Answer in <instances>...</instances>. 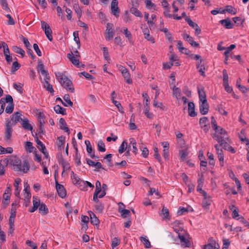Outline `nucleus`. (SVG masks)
I'll use <instances>...</instances> for the list:
<instances>
[{
  "label": "nucleus",
  "mask_w": 249,
  "mask_h": 249,
  "mask_svg": "<svg viewBox=\"0 0 249 249\" xmlns=\"http://www.w3.org/2000/svg\"><path fill=\"white\" fill-rule=\"evenodd\" d=\"M67 57L73 65L76 66L78 68L80 67L79 59L76 58L74 56L72 55V52L71 54L68 53Z\"/></svg>",
  "instance_id": "2eb2a0df"
},
{
  "label": "nucleus",
  "mask_w": 249,
  "mask_h": 249,
  "mask_svg": "<svg viewBox=\"0 0 249 249\" xmlns=\"http://www.w3.org/2000/svg\"><path fill=\"white\" fill-rule=\"evenodd\" d=\"M59 82L61 86L65 88L67 91L71 93L74 92V89L73 87L72 81L67 76L62 78L61 80H59Z\"/></svg>",
  "instance_id": "f03ea898"
},
{
  "label": "nucleus",
  "mask_w": 249,
  "mask_h": 249,
  "mask_svg": "<svg viewBox=\"0 0 249 249\" xmlns=\"http://www.w3.org/2000/svg\"><path fill=\"white\" fill-rule=\"evenodd\" d=\"M228 12V13L232 14L235 15L236 13V10L235 8H233L231 5H228L226 7V9L223 10L221 13L224 14L225 12Z\"/></svg>",
  "instance_id": "a878e982"
},
{
  "label": "nucleus",
  "mask_w": 249,
  "mask_h": 249,
  "mask_svg": "<svg viewBox=\"0 0 249 249\" xmlns=\"http://www.w3.org/2000/svg\"><path fill=\"white\" fill-rule=\"evenodd\" d=\"M188 113L191 117H195L196 116V113L195 110V106L193 102H190L188 103Z\"/></svg>",
  "instance_id": "a211bd4d"
},
{
  "label": "nucleus",
  "mask_w": 249,
  "mask_h": 249,
  "mask_svg": "<svg viewBox=\"0 0 249 249\" xmlns=\"http://www.w3.org/2000/svg\"><path fill=\"white\" fill-rule=\"evenodd\" d=\"M241 79L239 78L236 82V86L237 87L240 89V90L243 93H245L247 92L248 89L245 87V86H243L242 85H241L239 84Z\"/></svg>",
  "instance_id": "a19ab883"
},
{
  "label": "nucleus",
  "mask_w": 249,
  "mask_h": 249,
  "mask_svg": "<svg viewBox=\"0 0 249 249\" xmlns=\"http://www.w3.org/2000/svg\"><path fill=\"white\" fill-rule=\"evenodd\" d=\"M185 21L188 23V24L195 30V35H198L201 33V29L198 25L194 22L190 18L186 17L185 18Z\"/></svg>",
  "instance_id": "0eeeda50"
},
{
  "label": "nucleus",
  "mask_w": 249,
  "mask_h": 249,
  "mask_svg": "<svg viewBox=\"0 0 249 249\" xmlns=\"http://www.w3.org/2000/svg\"><path fill=\"white\" fill-rule=\"evenodd\" d=\"M22 116V114L19 112H15L11 117V120L13 121L12 125H16L18 122L21 123L23 119Z\"/></svg>",
  "instance_id": "1a4fd4ad"
},
{
  "label": "nucleus",
  "mask_w": 249,
  "mask_h": 249,
  "mask_svg": "<svg viewBox=\"0 0 249 249\" xmlns=\"http://www.w3.org/2000/svg\"><path fill=\"white\" fill-rule=\"evenodd\" d=\"M173 94L177 97L178 98L180 96V89L176 88L174 85L172 88Z\"/></svg>",
  "instance_id": "8fccbe9b"
},
{
  "label": "nucleus",
  "mask_w": 249,
  "mask_h": 249,
  "mask_svg": "<svg viewBox=\"0 0 249 249\" xmlns=\"http://www.w3.org/2000/svg\"><path fill=\"white\" fill-rule=\"evenodd\" d=\"M159 95V91L157 90L156 92L155 97L154 100L153 101V106L154 107H157L160 108L161 110H164L166 109V107L165 106H163L161 103H160L159 106H158V100L157 97Z\"/></svg>",
  "instance_id": "6ab92c4d"
},
{
  "label": "nucleus",
  "mask_w": 249,
  "mask_h": 249,
  "mask_svg": "<svg viewBox=\"0 0 249 249\" xmlns=\"http://www.w3.org/2000/svg\"><path fill=\"white\" fill-rule=\"evenodd\" d=\"M160 216H162L164 219H169V212L168 209L163 206L162 209L160 213Z\"/></svg>",
  "instance_id": "c85d7f7f"
},
{
  "label": "nucleus",
  "mask_w": 249,
  "mask_h": 249,
  "mask_svg": "<svg viewBox=\"0 0 249 249\" xmlns=\"http://www.w3.org/2000/svg\"><path fill=\"white\" fill-rule=\"evenodd\" d=\"M223 73V84H227L228 83V75L227 72V71L226 70H224L222 71Z\"/></svg>",
  "instance_id": "052dcab7"
},
{
  "label": "nucleus",
  "mask_w": 249,
  "mask_h": 249,
  "mask_svg": "<svg viewBox=\"0 0 249 249\" xmlns=\"http://www.w3.org/2000/svg\"><path fill=\"white\" fill-rule=\"evenodd\" d=\"M21 181V179L20 178H17L15 180L14 185L15 187V195L17 197H19V190L18 189L19 187L18 185Z\"/></svg>",
  "instance_id": "b1692460"
},
{
  "label": "nucleus",
  "mask_w": 249,
  "mask_h": 249,
  "mask_svg": "<svg viewBox=\"0 0 249 249\" xmlns=\"http://www.w3.org/2000/svg\"><path fill=\"white\" fill-rule=\"evenodd\" d=\"M211 203V197L203 198L202 201V207L204 208H207V207L210 205Z\"/></svg>",
  "instance_id": "37998d69"
},
{
  "label": "nucleus",
  "mask_w": 249,
  "mask_h": 249,
  "mask_svg": "<svg viewBox=\"0 0 249 249\" xmlns=\"http://www.w3.org/2000/svg\"><path fill=\"white\" fill-rule=\"evenodd\" d=\"M223 247L222 249H228L230 245V242L229 239L224 238L223 239Z\"/></svg>",
  "instance_id": "774afa93"
},
{
  "label": "nucleus",
  "mask_w": 249,
  "mask_h": 249,
  "mask_svg": "<svg viewBox=\"0 0 249 249\" xmlns=\"http://www.w3.org/2000/svg\"><path fill=\"white\" fill-rule=\"evenodd\" d=\"M65 142V137L61 136L58 137L57 144L58 146L60 148H61V147L62 146L63 147Z\"/></svg>",
  "instance_id": "58836bf2"
},
{
  "label": "nucleus",
  "mask_w": 249,
  "mask_h": 249,
  "mask_svg": "<svg viewBox=\"0 0 249 249\" xmlns=\"http://www.w3.org/2000/svg\"><path fill=\"white\" fill-rule=\"evenodd\" d=\"M36 142L37 144V147L38 148L41 150H43L44 149H45V145H44V144H43V143L38 139L37 137H36Z\"/></svg>",
  "instance_id": "5fc2aeb1"
},
{
  "label": "nucleus",
  "mask_w": 249,
  "mask_h": 249,
  "mask_svg": "<svg viewBox=\"0 0 249 249\" xmlns=\"http://www.w3.org/2000/svg\"><path fill=\"white\" fill-rule=\"evenodd\" d=\"M45 34L47 37V38L50 40L52 41L53 40V36H52V31L51 28H50V29H48L46 31H45Z\"/></svg>",
  "instance_id": "13d9d810"
},
{
  "label": "nucleus",
  "mask_w": 249,
  "mask_h": 249,
  "mask_svg": "<svg viewBox=\"0 0 249 249\" xmlns=\"http://www.w3.org/2000/svg\"><path fill=\"white\" fill-rule=\"evenodd\" d=\"M25 148L26 149H28V151L30 153L32 152L34 149L35 148V147L33 146L32 142H26Z\"/></svg>",
  "instance_id": "4d7b16f0"
},
{
  "label": "nucleus",
  "mask_w": 249,
  "mask_h": 249,
  "mask_svg": "<svg viewBox=\"0 0 249 249\" xmlns=\"http://www.w3.org/2000/svg\"><path fill=\"white\" fill-rule=\"evenodd\" d=\"M213 138L219 143L222 142L224 139H227L228 138L227 137H225V136L221 135L220 134L216 132L213 135Z\"/></svg>",
  "instance_id": "bb28decb"
},
{
  "label": "nucleus",
  "mask_w": 249,
  "mask_h": 249,
  "mask_svg": "<svg viewBox=\"0 0 249 249\" xmlns=\"http://www.w3.org/2000/svg\"><path fill=\"white\" fill-rule=\"evenodd\" d=\"M44 88H45L48 91L50 92L52 95H53L54 90L53 88L52 85L50 84L49 81H46L44 82Z\"/></svg>",
  "instance_id": "c756f323"
},
{
  "label": "nucleus",
  "mask_w": 249,
  "mask_h": 249,
  "mask_svg": "<svg viewBox=\"0 0 249 249\" xmlns=\"http://www.w3.org/2000/svg\"><path fill=\"white\" fill-rule=\"evenodd\" d=\"M37 119L40 125H43L45 123V116L43 113L39 112L37 115Z\"/></svg>",
  "instance_id": "f704fd0d"
},
{
  "label": "nucleus",
  "mask_w": 249,
  "mask_h": 249,
  "mask_svg": "<svg viewBox=\"0 0 249 249\" xmlns=\"http://www.w3.org/2000/svg\"><path fill=\"white\" fill-rule=\"evenodd\" d=\"M37 71L38 72H40L43 75H45L46 73H48V71L44 69V65L41 62L38 64Z\"/></svg>",
  "instance_id": "473e14b6"
},
{
  "label": "nucleus",
  "mask_w": 249,
  "mask_h": 249,
  "mask_svg": "<svg viewBox=\"0 0 249 249\" xmlns=\"http://www.w3.org/2000/svg\"><path fill=\"white\" fill-rule=\"evenodd\" d=\"M63 99L66 103H67L69 106L72 107L73 106V103L70 100L69 94H66L63 97Z\"/></svg>",
  "instance_id": "864d4df0"
},
{
  "label": "nucleus",
  "mask_w": 249,
  "mask_h": 249,
  "mask_svg": "<svg viewBox=\"0 0 249 249\" xmlns=\"http://www.w3.org/2000/svg\"><path fill=\"white\" fill-rule=\"evenodd\" d=\"M20 67V65L17 62H14L12 65V68L11 69V72L14 73L17 71Z\"/></svg>",
  "instance_id": "3c124183"
},
{
  "label": "nucleus",
  "mask_w": 249,
  "mask_h": 249,
  "mask_svg": "<svg viewBox=\"0 0 249 249\" xmlns=\"http://www.w3.org/2000/svg\"><path fill=\"white\" fill-rule=\"evenodd\" d=\"M59 163L61 164L63 167V172H64L65 170H69L70 169V166L69 162L68 161H65L64 159L61 157L60 155V159L59 160Z\"/></svg>",
  "instance_id": "412c9836"
},
{
  "label": "nucleus",
  "mask_w": 249,
  "mask_h": 249,
  "mask_svg": "<svg viewBox=\"0 0 249 249\" xmlns=\"http://www.w3.org/2000/svg\"><path fill=\"white\" fill-rule=\"evenodd\" d=\"M0 2L2 8L8 12L10 11V9L8 6V3L6 0H0Z\"/></svg>",
  "instance_id": "680f3d73"
},
{
  "label": "nucleus",
  "mask_w": 249,
  "mask_h": 249,
  "mask_svg": "<svg viewBox=\"0 0 249 249\" xmlns=\"http://www.w3.org/2000/svg\"><path fill=\"white\" fill-rule=\"evenodd\" d=\"M88 213L90 216V223L94 225H97L99 224V220L95 214L91 211H89Z\"/></svg>",
  "instance_id": "aec40b11"
},
{
  "label": "nucleus",
  "mask_w": 249,
  "mask_h": 249,
  "mask_svg": "<svg viewBox=\"0 0 249 249\" xmlns=\"http://www.w3.org/2000/svg\"><path fill=\"white\" fill-rule=\"evenodd\" d=\"M55 186L58 196L61 198L65 197L66 196V191L64 186L59 184L56 180H55Z\"/></svg>",
  "instance_id": "423d86ee"
},
{
  "label": "nucleus",
  "mask_w": 249,
  "mask_h": 249,
  "mask_svg": "<svg viewBox=\"0 0 249 249\" xmlns=\"http://www.w3.org/2000/svg\"><path fill=\"white\" fill-rule=\"evenodd\" d=\"M127 147V143L125 140L123 141L122 144L120 146L119 148V153L120 154H122L124 152Z\"/></svg>",
  "instance_id": "7c9ffc66"
},
{
  "label": "nucleus",
  "mask_w": 249,
  "mask_h": 249,
  "mask_svg": "<svg viewBox=\"0 0 249 249\" xmlns=\"http://www.w3.org/2000/svg\"><path fill=\"white\" fill-rule=\"evenodd\" d=\"M212 127L215 132H218L219 126L217 125L216 121L213 116L211 117Z\"/></svg>",
  "instance_id": "4c0bfd02"
},
{
  "label": "nucleus",
  "mask_w": 249,
  "mask_h": 249,
  "mask_svg": "<svg viewBox=\"0 0 249 249\" xmlns=\"http://www.w3.org/2000/svg\"><path fill=\"white\" fill-rule=\"evenodd\" d=\"M178 238L179 239L182 246L189 248L191 246L190 241L187 239L184 235L178 233Z\"/></svg>",
  "instance_id": "9b49d317"
},
{
  "label": "nucleus",
  "mask_w": 249,
  "mask_h": 249,
  "mask_svg": "<svg viewBox=\"0 0 249 249\" xmlns=\"http://www.w3.org/2000/svg\"><path fill=\"white\" fill-rule=\"evenodd\" d=\"M71 179L72 180V182L74 184H76L79 185L80 189L81 190H83L84 188H81L83 185H85V182L82 180H81L78 177H77L76 175L73 176H71Z\"/></svg>",
  "instance_id": "f8f14e48"
},
{
  "label": "nucleus",
  "mask_w": 249,
  "mask_h": 249,
  "mask_svg": "<svg viewBox=\"0 0 249 249\" xmlns=\"http://www.w3.org/2000/svg\"><path fill=\"white\" fill-rule=\"evenodd\" d=\"M97 149L99 152H104L106 151L105 144L102 140L98 141L97 144Z\"/></svg>",
  "instance_id": "e433bc0d"
},
{
  "label": "nucleus",
  "mask_w": 249,
  "mask_h": 249,
  "mask_svg": "<svg viewBox=\"0 0 249 249\" xmlns=\"http://www.w3.org/2000/svg\"><path fill=\"white\" fill-rule=\"evenodd\" d=\"M112 157V155L111 154H109L105 156L104 158V159L107 160V163L108 166L112 167L113 166V164L111 161V158Z\"/></svg>",
  "instance_id": "09e8293b"
},
{
  "label": "nucleus",
  "mask_w": 249,
  "mask_h": 249,
  "mask_svg": "<svg viewBox=\"0 0 249 249\" xmlns=\"http://www.w3.org/2000/svg\"><path fill=\"white\" fill-rule=\"evenodd\" d=\"M150 103L149 99L146 98L145 100V102H144V114L146 116V117L148 118H151L152 117V113L149 112V107L148 105Z\"/></svg>",
  "instance_id": "4468645a"
},
{
  "label": "nucleus",
  "mask_w": 249,
  "mask_h": 249,
  "mask_svg": "<svg viewBox=\"0 0 249 249\" xmlns=\"http://www.w3.org/2000/svg\"><path fill=\"white\" fill-rule=\"evenodd\" d=\"M33 206L36 208H38L40 205V200L37 199L35 196H33Z\"/></svg>",
  "instance_id": "69168bd1"
},
{
  "label": "nucleus",
  "mask_w": 249,
  "mask_h": 249,
  "mask_svg": "<svg viewBox=\"0 0 249 249\" xmlns=\"http://www.w3.org/2000/svg\"><path fill=\"white\" fill-rule=\"evenodd\" d=\"M14 108V104H9L6 107L5 112L6 113L11 114L13 112Z\"/></svg>",
  "instance_id": "6e6d98bb"
},
{
  "label": "nucleus",
  "mask_w": 249,
  "mask_h": 249,
  "mask_svg": "<svg viewBox=\"0 0 249 249\" xmlns=\"http://www.w3.org/2000/svg\"><path fill=\"white\" fill-rule=\"evenodd\" d=\"M21 38L22 39V41L23 42V43L24 44V45L27 48V49L29 50V52H32L31 50V45L29 42L27 38H25L23 37V36H21Z\"/></svg>",
  "instance_id": "79ce46f5"
},
{
  "label": "nucleus",
  "mask_w": 249,
  "mask_h": 249,
  "mask_svg": "<svg viewBox=\"0 0 249 249\" xmlns=\"http://www.w3.org/2000/svg\"><path fill=\"white\" fill-rule=\"evenodd\" d=\"M144 38L146 39L147 40L151 42L152 43L155 42V40L153 37L150 35L149 33H147L146 32L144 33Z\"/></svg>",
  "instance_id": "0e129e2a"
},
{
  "label": "nucleus",
  "mask_w": 249,
  "mask_h": 249,
  "mask_svg": "<svg viewBox=\"0 0 249 249\" xmlns=\"http://www.w3.org/2000/svg\"><path fill=\"white\" fill-rule=\"evenodd\" d=\"M73 8L75 10V13L78 15V18H80L82 16V10H81L78 4H74Z\"/></svg>",
  "instance_id": "a18cd8bd"
},
{
  "label": "nucleus",
  "mask_w": 249,
  "mask_h": 249,
  "mask_svg": "<svg viewBox=\"0 0 249 249\" xmlns=\"http://www.w3.org/2000/svg\"><path fill=\"white\" fill-rule=\"evenodd\" d=\"M14 169L17 171H22L23 173H27L30 168V166L27 160L21 161L16 158L12 160Z\"/></svg>",
  "instance_id": "f257e3e1"
},
{
  "label": "nucleus",
  "mask_w": 249,
  "mask_h": 249,
  "mask_svg": "<svg viewBox=\"0 0 249 249\" xmlns=\"http://www.w3.org/2000/svg\"><path fill=\"white\" fill-rule=\"evenodd\" d=\"M21 124L24 129L30 131L33 130V126L29 124V120L27 118L24 117Z\"/></svg>",
  "instance_id": "dca6fc26"
},
{
  "label": "nucleus",
  "mask_w": 249,
  "mask_h": 249,
  "mask_svg": "<svg viewBox=\"0 0 249 249\" xmlns=\"http://www.w3.org/2000/svg\"><path fill=\"white\" fill-rule=\"evenodd\" d=\"M12 124L10 121H8L6 123V131H5V140H9L11 137V133L12 129L11 127Z\"/></svg>",
  "instance_id": "ddd939ff"
},
{
  "label": "nucleus",
  "mask_w": 249,
  "mask_h": 249,
  "mask_svg": "<svg viewBox=\"0 0 249 249\" xmlns=\"http://www.w3.org/2000/svg\"><path fill=\"white\" fill-rule=\"evenodd\" d=\"M73 146H74V148L76 151V153H75L76 164L77 166H79L81 164V160H80L81 157H80V154L78 152L77 147L75 145V144H73Z\"/></svg>",
  "instance_id": "c9c22d12"
},
{
  "label": "nucleus",
  "mask_w": 249,
  "mask_h": 249,
  "mask_svg": "<svg viewBox=\"0 0 249 249\" xmlns=\"http://www.w3.org/2000/svg\"><path fill=\"white\" fill-rule=\"evenodd\" d=\"M2 47L3 48V53H4V55H6V54H10V52H9V50L8 45L4 42H2Z\"/></svg>",
  "instance_id": "e2e57ef3"
},
{
  "label": "nucleus",
  "mask_w": 249,
  "mask_h": 249,
  "mask_svg": "<svg viewBox=\"0 0 249 249\" xmlns=\"http://www.w3.org/2000/svg\"><path fill=\"white\" fill-rule=\"evenodd\" d=\"M123 33L124 34L125 37L127 38L130 43H132V35L131 33L128 31L127 28H124Z\"/></svg>",
  "instance_id": "2f4dec72"
},
{
  "label": "nucleus",
  "mask_w": 249,
  "mask_h": 249,
  "mask_svg": "<svg viewBox=\"0 0 249 249\" xmlns=\"http://www.w3.org/2000/svg\"><path fill=\"white\" fill-rule=\"evenodd\" d=\"M132 7L130 8V12L134 15L136 17H140V18H142V14L141 13V12L138 10V9L137 8V6H133V5H132Z\"/></svg>",
  "instance_id": "393cba45"
},
{
  "label": "nucleus",
  "mask_w": 249,
  "mask_h": 249,
  "mask_svg": "<svg viewBox=\"0 0 249 249\" xmlns=\"http://www.w3.org/2000/svg\"><path fill=\"white\" fill-rule=\"evenodd\" d=\"M118 2L117 0H112L111 3V10L112 14L116 17L119 16V9L118 7Z\"/></svg>",
  "instance_id": "39448f33"
},
{
  "label": "nucleus",
  "mask_w": 249,
  "mask_h": 249,
  "mask_svg": "<svg viewBox=\"0 0 249 249\" xmlns=\"http://www.w3.org/2000/svg\"><path fill=\"white\" fill-rule=\"evenodd\" d=\"M54 110L57 114H61L62 115H66V109L63 108L59 105H56L53 107Z\"/></svg>",
  "instance_id": "5701e85b"
},
{
  "label": "nucleus",
  "mask_w": 249,
  "mask_h": 249,
  "mask_svg": "<svg viewBox=\"0 0 249 249\" xmlns=\"http://www.w3.org/2000/svg\"><path fill=\"white\" fill-rule=\"evenodd\" d=\"M119 206V210L118 212L121 214V216L124 218H126L127 215L129 217V218L131 216L130 212L126 209H122L121 210V206H123V207H124V205L122 202H119L118 203Z\"/></svg>",
  "instance_id": "9d476101"
},
{
  "label": "nucleus",
  "mask_w": 249,
  "mask_h": 249,
  "mask_svg": "<svg viewBox=\"0 0 249 249\" xmlns=\"http://www.w3.org/2000/svg\"><path fill=\"white\" fill-rule=\"evenodd\" d=\"M232 20L235 23L237 24V26L241 25L244 21V19H242L240 17H238L233 18Z\"/></svg>",
  "instance_id": "bf43d9fd"
},
{
  "label": "nucleus",
  "mask_w": 249,
  "mask_h": 249,
  "mask_svg": "<svg viewBox=\"0 0 249 249\" xmlns=\"http://www.w3.org/2000/svg\"><path fill=\"white\" fill-rule=\"evenodd\" d=\"M96 203L97 204L95 205L96 211L100 213L102 212L104 208V205L99 202Z\"/></svg>",
  "instance_id": "338daca9"
},
{
  "label": "nucleus",
  "mask_w": 249,
  "mask_h": 249,
  "mask_svg": "<svg viewBox=\"0 0 249 249\" xmlns=\"http://www.w3.org/2000/svg\"><path fill=\"white\" fill-rule=\"evenodd\" d=\"M113 24L107 23V29L106 30V39L107 41H109L113 37L114 31L113 29Z\"/></svg>",
  "instance_id": "7ed1b4c3"
},
{
  "label": "nucleus",
  "mask_w": 249,
  "mask_h": 249,
  "mask_svg": "<svg viewBox=\"0 0 249 249\" xmlns=\"http://www.w3.org/2000/svg\"><path fill=\"white\" fill-rule=\"evenodd\" d=\"M189 211V208H185L184 207H179V209L177 212V214L178 215H181L184 214L185 213H187Z\"/></svg>",
  "instance_id": "49530a36"
},
{
  "label": "nucleus",
  "mask_w": 249,
  "mask_h": 249,
  "mask_svg": "<svg viewBox=\"0 0 249 249\" xmlns=\"http://www.w3.org/2000/svg\"><path fill=\"white\" fill-rule=\"evenodd\" d=\"M219 22L223 25L226 29H232L233 28L234 25L231 23L229 18L221 20Z\"/></svg>",
  "instance_id": "f3484780"
},
{
  "label": "nucleus",
  "mask_w": 249,
  "mask_h": 249,
  "mask_svg": "<svg viewBox=\"0 0 249 249\" xmlns=\"http://www.w3.org/2000/svg\"><path fill=\"white\" fill-rule=\"evenodd\" d=\"M38 209L40 213L42 215H45L49 213L48 209L47 208L46 205L43 203H41L40 204Z\"/></svg>",
  "instance_id": "cd10ccee"
},
{
  "label": "nucleus",
  "mask_w": 249,
  "mask_h": 249,
  "mask_svg": "<svg viewBox=\"0 0 249 249\" xmlns=\"http://www.w3.org/2000/svg\"><path fill=\"white\" fill-rule=\"evenodd\" d=\"M141 241L143 243L144 246L145 248L148 249L151 247L150 242L145 237H141L140 238Z\"/></svg>",
  "instance_id": "72a5a7b5"
},
{
  "label": "nucleus",
  "mask_w": 249,
  "mask_h": 249,
  "mask_svg": "<svg viewBox=\"0 0 249 249\" xmlns=\"http://www.w3.org/2000/svg\"><path fill=\"white\" fill-rule=\"evenodd\" d=\"M129 141H130V144H131L132 145L133 152L135 154H137V152H138V149L136 147L137 143H136V140L134 138H131L129 139Z\"/></svg>",
  "instance_id": "ea45409f"
},
{
  "label": "nucleus",
  "mask_w": 249,
  "mask_h": 249,
  "mask_svg": "<svg viewBox=\"0 0 249 249\" xmlns=\"http://www.w3.org/2000/svg\"><path fill=\"white\" fill-rule=\"evenodd\" d=\"M198 93L199 96V101H204V100H207L206 99V95L204 89V88L202 87L201 89L198 88H197Z\"/></svg>",
  "instance_id": "4be33fe9"
},
{
  "label": "nucleus",
  "mask_w": 249,
  "mask_h": 249,
  "mask_svg": "<svg viewBox=\"0 0 249 249\" xmlns=\"http://www.w3.org/2000/svg\"><path fill=\"white\" fill-rule=\"evenodd\" d=\"M13 49L15 53L21 54L22 57L24 56L25 51L21 48L17 46H14Z\"/></svg>",
  "instance_id": "c03bdc74"
},
{
  "label": "nucleus",
  "mask_w": 249,
  "mask_h": 249,
  "mask_svg": "<svg viewBox=\"0 0 249 249\" xmlns=\"http://www.w3.org/2000/svg\"><path fill=\"white\" fill-rule=\"evenodd\" d=\"M199 105V110L202 115H205L208 113L209 109V106L207 100L200 102Z\"/></svg>",
  "instance_id": "6e6552de"
},
{
  "label": "nucleus",
  "mask_w": 249,
  "mask_h": 249,
  "mask_svg": "<svg viewBox=\"0 0 249 249\" xmlns=\"http://www.w3.org/2000/svg\"><path fill=\"white\" fill-rule=\"evenodd\" d=\"M120 71H121L122 74L124 77L125 82L128 84H131L132 83V80L130 78V75L127 69L123 66H121L120 68Z\"/></svg>",
  "instance_id": "20e7f679"
},
{
  "label": "nucleus",
  "mask_w": 249,
  "mask_h": 249,
  "mask_svg": "<svg viewBox=\"0 0 249 249\" xmlns=\"http://www.w3.org/2000/svg\"><path fill=\"white\" fill-rule=\"evenodd\" d=\"M73 35L74 36V40L77 43L78 45V48H79L80 47V39L78 36V33L77 32H74L73 33Z\"/></svg>",
  "instance_id": "603ef678"
},
{
  "label": "nucleus",
  "mask_w": 249,
  "mask_h": 249,
  "mask_svg": "<svg viewBox=\"0 0 249 249\" xmlns=\"http://www.w3.org/2000/svg\"><path fill=\"white\" fill-rule=\"evenodd\" d=\"M22 86H23V85L22 86H21V84L20 83H19L18 85L16 83H14L13 84V87L15 89H16L17 91H18L19 92V93L21 94H23V89H22Z\"/></svg>",
  "instance_id": "de8ad7c7"
}]
</instances>
